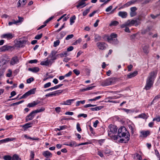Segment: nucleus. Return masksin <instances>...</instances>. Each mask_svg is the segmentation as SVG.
<instances>
[{
  "mask_svg": "<svg viewBox=\"0 0 160 160\" xmlns=\"http://www.w3.org/2000/svg\"><path fill=\"white\" fill-rule=\"evenodd\" d=\"M36 88H34L32 89H31L28 92H27L24 94L22 96H21L19 99H21L23 98H25L28 97V96L34 94L35 93L36 91Z\"/></svg>",
  "mask_w": 160,
  "mask_h": 160,
  "instance_id": "5",
  "label": "nucleus"
},
{
  "mask_svg": "<svg viewBox=\"0 0 160 160\" xmlns=\"http://www.w3.org/2000/svg\"><path fill=\"white\" fill-rule=\"evenodd\" d=\"M77 129L78 131L79 132H81L82 130V129L80 127V124L78 123H77Z\"/></svg>",
  "mask_w": 160,
  "mask_h": 160,
  "instance_id": "57",
  "label": "nucleus"
},
{
  "mask_svg": "<svg viewBox=\"0 0 160 160\" xmlns=\"http://www.w3.org/2000/svg\"><path fill=\"white\" fill-rule=\"evenodd\" d=\"M53 17H51L49 18L46 20L44 22V24H47L53 18Z\"/></svg>",
  "mask_w": 160,
  "mask_h": 160,
  "instance_id": "51",
  "label": "nucleus"
},
{
  "mask_svg": "<svg viewBox=\"0 0 160 160\" xmlns=\"http://www.w3.org/2000/svg\"><path fill=\"white\" fill-rule=\"evenodd\" d=\"M149 46L148 45H144L142 46V50L143 52L147 54L149 52Z\"/></svg>",
  "mask_w": 160,
  "mask_h": 160,
  "instance_id": "18",
  "label": "nucleus"
},
{
  "mask_svg": "<svg viewBox=\"0 0 160 160\" xmlns=\"http://www.w3.org/2000/svg\"><path fill=\"white\" fill-rule=\"evenodd\" d=\"M42 155L47 158H51L52 156V154L48 151L43 152H42Z\"/></svg>",
  "mask_w": 160,
  "mask_h": 160,
  "instance_id": "19",
  "label": "nucleus"
},
{
  "mask_svg": "<svg viewBox=\"0 0 160 160\" xmlns=\"http://www.w3.org/2000/svg\"><path fill=\"white\" fill-rule=\"evenodd\" d=\"M81 117H84V118H86L87 117V115L86 114H85L84 113H82V114H79L78 116V118Z\"/></svg>",
  "mask_w": 160,
  "mask_h": 160,
  "instance_id": "52",
  "label": "nucleus"
},
{
  "mask_svg": "<svg viewBox=\"0 0 160 160\" xmlns=\"http://www.w3.org/2000/svg\"><path fill=\"white\" fill-rule=\"evenodd\" d=\"M96 106V105H92L91 104H88L86 105H85L84 106V108H88L89 107H94Z\"/></svg>",
  "mask_w": 160,
  "mask_h": 160,
  "instance_id": "58",
  "label": "nucleus"
},
{
  "mask_svg": "<svg viewBox=\"0 0 160 160\" xmlns=\"http://www.w3.org/2000/svg\"><path fill=\"white\" fill-rule=\"evenodd\" d=\"M76 18V16L75 15L73 16L70 18V25H72L74 22V20H75Z\"/></svg>",
  "mask_w": 160,
  "mask_h": 160,
  "instance_id": "34",
  "label": "nucleus"
},
{
  "mask_svg": "<svg viewBox=\"0 0 160 160\" xmlns=\"http://www.w3.org/2000/svg\"><path fill=\"white\" fill-rule=\"evenodd\" d=\"M156 74V73L154 71H152L149 73V76L147 79L146 85L145 87V88L146 90L149 89L152 86Z\"/></svg>",
  "mask_w": 160,
  "mask_h": 160,
  "instance_id": "1",
  "label": "nucleus"
},
{
  "mask_svg": "<svg viewBox=\"0 0 160 160\" xmlns=\"http://www.w3.org/2000/svg\"><path fill=\"white\" fill-rule=\"evenodd\" d=\"M75 100V99H68L66 101V103H64V105H70L71 104L72 102L74 101Z\"/></svg>",
  "mask_w": 160,
  "mask_h": 160,
  "instance_id": "35",
  "label": "nucleus"
},
{
  "mask_svg": "<svg viewBox=\"0 0 160 160\" xmlns=\"http://www.w3.org/2000/svg\"><path fill=\"white\" fill-rule=\"evenodd\" d=\"M57 52L55 51H52L50 55L48 56V58H51L50 60H55L56 59V57L55 56V54Z\"/></svg>",
  "mask_w": 160,
  "mask_h": 160,
  "instance_id": "12",
  "label": "nucleus"
},
{
  "mask_svg": "<svg viewBox=\"0 0 160 160\" xmlns=\"http://www.w3.org/2000/svg\"><path fill=\"white\" fill-rule=\"evenodd\" d=\"M137 22L138 21L136 20H129L126 22V24L128 25V26H131L134 24H135V26H137L138 25Z\"/></svg>",
  "mask_w": 160,
  "mask_h": 160,
  "instance_id": "10",
  "label": "nucleus"
},
{
  "mask_svg": "<svg viewBox=\"0 0 160 160\" xmlns=\"http://www.w3.org/2000/svg\"><path fill=\"white\" fill-rule=\"evenodd\" d=\"M64 145L71 147H76L77 146L76 142L74 141H72L68 144H65Z\"/></svg>",
  "mask_w": 160,
  "mask_h": 160,
  "instance_id": "23",
  "label": "nucleus"
},
{
  "mask_svg": "<svg viewBox=\"0 0 160 160\" xmlns=\"http://www.w3.org/2000/svg\"><path fill=\"white\" fill-rule=\"evenodd\" d=\"M156 121L157 122H159L160 121V117H158L156 118H154L153 119V121Z\"/></svg>",
  "mask_w": 160,
  "mask_h": 160,
  "instance_id": "64",
  "label": "nucleus"
},
{
  "mask_svg": "<svg viewBox=\"0 0 160 160\" xmlns=\"http://www.w3.org/2000/svg\"><path fill=\"white\" fill-rule=\"evenodd\" d=\"M85 101L83 100V101H78L76 103V106H79L80 104H84L85 103Z\"/></svg>",
  "mask_w": 160,
  "mask_h": 160,
  "instance_id": "44",
  "label": "nucleus"
},
{
  "mask_svg": "<svg viewBox=\"0 0 160 160\" xmlns=\"http://www.w3.org/2000/svg\"><path fill=\"white\" fill-rule=\"evenodd\" d=\"M130 135L129 133L126 134V136L124 138H121L119 140V142L121 143L124 142V143H126L128 142V141L129 140Z\"/></svg>",
  "mask_w": 160,
  "mask_h": 160,
  "instance_id": "13",
  "label": "nucleus"
},
{
  "mask_svg": "<svg viewBox=\"0 0 160 160\" xmlns=\"http://www.w3.org/2000/svg\"><path fill=\"white\" fill-rule=\"evenodd\" d=\"M36 114L34 111L32 112L29 114L26 117V121L28 122L29 121L32 120L35 116Z\"/></svg>",
  "mask_w": 160,
  "mask_h": 160,
  "instance_id": "6",
  "label": "nucleus"
},
{
  "mask_svg": "<svg viewBox=\"0 0 160 160\" xmlns=\"http://www.w3.org/2000/svg\"><path fill=\"white\" fill-rule=\"evenodd\" d=\"M50 62V60L49 61L48 59L46 61H42L41 62L40 64L42 65L48 66L49 65Z\"/></svg>",
  "mask_w": 160,
  "mask_h": 160,
  "instance_id": "32",
  "label": "nucleus"
},
{
  "mask_svg": "<svg viewBox=\"0 0 160 160\" xmlns=\"http://www.w3.org/2000/svg\"><path fill=\"white\" fill-rule=\"evenodd\" d=\"M118 15L122 18H125L127 16V13L126 12L120 11L118 12Z\"/></svg>",
  "mask_w": 160,
  "mask_h": 160,
  "instance_id": "20",
  "label": "nucleus"
},
{
  "mask_svg": "<svg viewBox=\"0 0 160 160\" xmlns=\"http://www.w3.org/2000/svg\"><path fill=\"white\" fill-rule=\"evenodd\" d=\"M101 37L98 34H95L94 36V41L95 42L100 41L101 39Z\"/></svg>",
  "mask_w": 160,
  "mask_h": 160,
  "instance_id": "31",
  "label": "nucleus"
},
{
  "mask_svg": "<svg viewBox=\"0 0 160 160\" xmlns=\"http://www.w3.org/2000/svg\"><path fill=\"white\" fill-rule=\"evenodd\" d=\"M19 156L16 154L14 155L12 158V160H21Z\"/></svg>",
  "mask_w": 160,
  "mask_h": 160,
  "instance_id": "38",
  "label": "nucleus"
},
{
  "mask_svg": "<svg viewBox=\"0 0 160 160\" xmlns=\"http://www.w3.org/2000/svg\"><path fill=\"white\" fill-rule=\"evenodd\" d=\"M51 83L50 82H48L45 84L43 88H48L51 86Z\"/></svg>",
  "mask_w": 160,
  "mask_h": 160,
  "instance_id": "46",
  "label": "nucleus"
},
{
  "mask_svg": "<svg viewBox=\"0 0 160 160\" xmlns=\"http://www.w3.org/2000/svg\"><path fill=\"white\" fill-rule=\"evenodd\" d=\"M19 62V60L17 56H14L12 58L10 63L11 65H14L16 64H17Z\"/></svg>",
  "mask_w": 160,
  "mask_h": 160,
  "instance_id": "8",
  "label": "nucleus"
},
{
  "mask_svg": "<svg viewBox=\"0 0 160 160\" xmlns=\"http://www.w3.org/2000/svg\"><path fill=\"white\" fill-rule=\"evenodd\" d=\"M67 126H66L64 125V126H61L59 127V128H56V131H57V130H58V131L63 130L66 128Z\"/></svg>",
  "mask_w": 160,
  "mask_h": 160,
  "instance_id": "43",
  "label": "nucleus"
},
{
  "mask_svg": "<svg viewBox=\"0 0 160 160\" xmlns=\"http://www.w3.org/2000/svg\"><path fill=\"white\" fill-rule=\"evenodd\" d=\"M26 41L25 40H20L17 41L16 45L19 47H22L24 44H25Z\"/></svg>",
  "mask_w": 160,
  "mask_h": 160,
  "instance_id": "15",
  "label": "nucleus"
},
{
  "mask_svg": "<svg viewBox=\"0 0 160 160\" xmlns=\"http://www.w3.org/2000/svg\"><path fill=\"white\" fill-rule=\"evenodd\" d=\"M115 80L113 78H108L102 82L101 85L105 86L113 84L115 82Z\"/></svg>",
  "mask_w": 160,
  "mask_h": 160,
  "instance_id": "4",
  "label": "nucleus"
},
{
  "mask_svg": "<svg viewBox=\"0 0 160 160\" xmlns=\"http://www.w3.org/2000/svg\"><path fill=\"white\" fill-rule=\"evenodd\" d=\"M13 139L11 138H6L3 139H2L0 140V144L1 143H5L10 141H12L13 140Z\"/></svg>",
  "mask_w": 160,
  "mask_h": 160,
  "instance_id": "27",
  "label": "nucleus"
},
{
  "mask_svg": "<svg viewBox=\"0 0 160 160\" xmlns=\"http://www.w3.org/2000/svg\"><path fill=\"white\" fill-rule=\"evenodd\" d=\"M108 135L114 140H117L118 138V136L112 135V133H115L117 130V128L116 126L111 124L108 126Z\"/></svg>",
  "mask_w": 160,
  "mask_h": 160,
  "instance_id": "2",
  "label": "nucleus"
},
{
  "mask_svg": "<svg viewBox=\"0 0 160 160\" xmlns=\"http://www.w3.org/2000/svg\"><path fill=\"white\" fill-rule=\"evenodd\" d=\"M128 127H129V128L131 130L132 133H133L134 132V131H133L134 127H133V125H128Z\"/></svg>",
  "mask_w": 160,
  "mask_h": 160,
  "instance_id": "61",
  "label": "nucleus"
},
{
  "mask_svg": "<svg viewBox=\"0 0 160 160\" xmlns=\"http://www.w3.org/2000/svg\"><path fill=\"white\" fill-rule=\"evenodd\" d=\"M14 35L11 33H9L3 34L1 38H6L7 40L12 39L14 37Z\"/></svg>",
  "mask_w": 160,
  "mask_h": 160,
  "instance_id": "9",
  "label": "nucleus"
},
{
  "mask_svg": "<svg viewBox=\"0 0 160 160\" xmlns=\"http://www.w3.org/2000/svg\"><path fill=\"white\" fill-rule=\"evenodd\" d=\"M40 101H34L32 103H29L27 105L28 107L29 108L33 107L40 103Z\"/></svg>",
  "mask_w": 160,
  "mask_h": 160,
  "instance_id": "17",
  "label": "nucleus"
},
{
  "mask_svg": "<svg viewBox=\"0 0 160 160\" xmlns=\"http://www.w3.org/2000/svg\"><path fill=\"white\" fill-rule=\"evenodd\" d=\"M63 92V90H58L56 91L55 92H53L54 96H56V95H59L61 93Z\"/></svg>",
  "mask_w": 160,
  "mask_h": 160,
  "instance_id": "37",
  "label": "nucleus"
},
{
  "mask_svg": "<svg viewBox=\"0 0 160 160\" xmlns=\"http://www.w3.org/2000/svg\"><path fill=\"white\" fill-rule=\"evenodd\" d=\"M74 36L73 34H71L68 35L67 37L66 38V40H68L69 39L72 38Z\"/></svg>",
  "mask_w": 160,
  "mask_h": 160,
  "instance_id": "53",
  "label": "nucleus"
},
{
  "mask_svg": "<svg viewBox=\"0 0 160 160\" xmlns=\"http://www.w3.org/2000/svg\"><path fill=\"white\" fill-rule=\"evenodd\" d=\"M117 35L114 33H112L110 36L107 37V40L110 43H112L114 44H117L118 42L117 38Z\"/></svg>",
  "mask_w": 160,
  "mask_h": 160,
  "instance_id": "3",
  "label": "nucleus"
},
{
  "mask_svg": "<svg viewBox=\"0 0 160 160\" xmlns=\"http://www.w3.org/2000/svg\"><path fill=\"white\" fill-rule=\"evenodd\" d=\"M17 22H16L14 19L12 20V21L11 22H9L8 23V25L9 26H11L13 24H17Z\"/></svg>",
  "mask_w": 160,
  "mask_h": 160,
  "instance_id": "45",
  "label": "nucleus"
},
{
  "mask_svg": "<svg viewBox=\"0 0 160 160\" xmlns=\"http://www.w3.org/2000/svg\"><path fill=\"white\" fill-rule=\"evenodd\" d=\"M122 128H119L118 129V137L119 136V137H125L126 136V134L127 133H126L124 132H122Z\"/></svg>",
  "mask_w": 160,
  "mask_h": 160,
  "instance_id": "14",
  "label": "nucleus"
},
{
  "mask_svg": "<svg viewBox=\"0 0 160 160\" xmlns=\"http://www.w3.org/2000/svg\"><path fill=\"white\" fill-rule=\"evenodd\" d=\"M18 20H17V21H16V22H18L17 23L23 21V18H21L19 16H18Z\"/></svg>",
  "mask_w": 160,
  "mask_h": 160,
  "instance_id": "63",
  "label": "nucleus"
},
{
  "mask_svg": "<svg viewBox=\"0 0 160 160\" xmlns=\"http://www.w3.org/2000/svg\"><path fill=\"white\" fill-rule=\"evenodd\" d=\"M160 98V95H158L156 96L154 98L152 101L151 102L150 105H152L155 102H157V101Z\"/></svg>",
  "mask_w": 160,
  "mask_h": 160,
  "instance_id": "24",
  "label": "nucleus"
},
{
  "mask_svg": "<svg viewBox=\"0 0 160 160\" xmlns=\"http://www.w3.org/2000/svg\"><path fill=\"white\" fill-rule=\"evenodd\" d=\"M141 133L143 137H146L148 136L150 134V132L148 131H142Z\"/></svg>",
  "mask_w": 160,
  "mask_h": 160,
  "instance_id": "28",
  "label": "nucleus"
},
{
  "mask_svg": "<svg viewBox=\"0 0 160 160\" xmlns=\"http://www.w3.org/2000/svg\"><path fill=\"white\" fill-rule=\"evenodd\" d=\"M74 73L77 75H78L80 74V72L79 70L75 69L73 70Z\"/></svg>",
  "mask_w": 160,
  "mask_h": 160,
  "instance_id": "62",
  "label": "nucleus"
},
{
  "mask_svg": "<svg viewBox=\"0 0 160 160\" xmlns=\"http://www.w3.org/2000/svg\"><path fill=\"white\" fill-rule=\"evenodd\" d=\"M149 28H148L145 29H143L142 30L141 33L142 34H145L150 31Z\"/></svg>",
  "mask_w": 160,
  "mask_h": 160,
  "instance_id": "40",
  "label": "nucleus"
},
{
  "mask_svg": "<svg viewBox=\"0 0 160 160\" xmlns=\"http://www.w3.org/2000/svg\"><path fill=\"white\" fill-rule=\"evenodd\" d=\"M45 108H42L41 109H37L34 110V111L35 113L36 114L38 112H41L45 110Z\"/></svg>",
  "mask_w": 160,
  "mask_h": 160,
  "instance_id": "41",
  "label": "nucleus"
},
{
  "mask_svg": "<svg viewBox=\"0 0 160 160\" xmlns=\"http://www.w3.org/2000/svg\"><path fill=\"white\" fill-rule=\"evenodd\" d=\"M12 118V115H6L5 116V118L8 120H10V119Z\"/></svg>",
  "mask_w": 160,
  "mask_h": 160,
  "instance_id": "55",
  "label": "nucleus"
},
{
  "mask_svg": "<svg viewBox=\"0 0 160 160\" xmlns=\"http://www.w3.org/2000/svg\"><path fill=\"white\" fill-rule=\"evenodd\" d=\"M33 123L32 122L27 123L24 125L22 126V127L25 129L26 130L28 128L31 127L32 126H30V125H32Z\"/></svg>",
  "mask_w": 160,
  "mask_h": 160,
  "instance_id": "26",
  "label": "nucleus"
},
{
  "mask_svg": "<svg viewBox=\"0 0 160 160\" xmlns=\"http://www.w3.org/2000/svg\"><path fill=\"white\" fill-rule=\"evenodd\" d=\"M54 96L53 92L51 93H48L45 95L46 97H52Z\"/></svg>",
  "mask_w": 160,
  "mask_h": 160,
  "instance_id": "56",
  "label": "nucleus"
},
{
  "mask_svg": "<svg viewBox=\"0 0 160 160\" xmlns=\"http://www.w3.org/2000/svg\"><path fill=\"white\" fill-rule=\"evenodd\" d=\"M94 87V86L89 87L81 89H80V90L81 92H84L86 91H88L92 89Z\"/></svg>",
  "mask_w": 160,
  "mask_h": 160,
  "instance_id": "33",
  "label": "nucleus"
},
{
  "mask_svg": "<svg viewBox=\"0 0 160 160\" xmlns=\"http://www.w3.org/2000/svg\"><path fill=\"white\" fill-rule=\"evenodd\" d=\"M26 0H19L18 3V7H20L21 6H23L26 4Z\"/></svg>",
  "mask_w": 160,
  "mask_h": 160,
  "instance_id": "29",
  "label": "nucleus"
},
{
  "mask_svg": "<svg viewBox=\"0 0 160 160\" xmlns=\"http://www.w3.org/2000/svg\"><path fill=\"white\" fill-rule=\"evenodd\" d=\"M3 158L5 160H11L12 157L9 155L5 156Z\"/></svg>",
  "mask_w": 160,
  "mask_h": 160,
  "instance_id": "47",
  "label": "nucleus"
},
{
  "mask_svg": "<svg viewBox=\"0 0 160 160\" xmlns=\"http://www.w3.org/2000/svg\"><path fill=\"white\" fill-rule=\"evenodd\" d=\"M34 80V78H30L29 79H28L27 80V82L28 83H31Z\"/></svg>",
  "mask_w": 160,
  "mask_h": 160,
  "instance_id": "54",
  "label": "nucleus"
},
{
  "mask_svg": "<svg viewBox=\"0 0 160 160\" xmlns=\"http://www.w3.org/2000/svg\"><path fill=\"white\" fill-rule=\"evenodd\" d=\"M103 108L102 106H98L95 108H90V110L92 111H97L101 110Z\"/></svg>",
  "mask_w": 160,
  "mask_h": 160,
  "instance_id": "30",
  "label": "nucleus"
},
{
  "mask_svg": "<svg viewBox=\"0 0 160 160\" xmlns=\"http://www.w3.org/2000/svg\"><path fill=\"white\" fill-rule=\"evenodd\" d=\"M98 48L101 50H104L106 48V45L104 42H98L96 44Z\"/></svg>",
  "mask_w": 160,
  "mask_h": 160,
  "instance_id": "7",
  "label": "nucleus"
},
{
  "mask_svg": "<svg viewBox=\"0 0 160 160\" xmlns=\"http://www.w3.org/2000/svg\"><path fill=\"white\" fill-rule=\"evenodd\" d=\"M87 5V4H85V2L82 0L79 2L78 5L76 6L77 8L80 7L82 8Z\"/></svg>",
  "mask_w": 160,
  "mask_h": 160,
  "instance_id": "16",
  "label": "nucleus"
},
{
  "mask_svg": "<svg viewBox=\"0 0 160 160\" xmlns=\"http://www.w3.org/2000/svg\"><path fill=\"white\" fill-rule=\"evenodd\" d=\"M91 7H89V8L86 9L83 12V16H85L88 14V13L89 12Z\"/></svg>",
  "mask_w": 160,
  "mask_h": 160,
  "instance_id": "42",
  "label": "nucleus"
},
{
  "mask_svg": "<svg viewBox=\"0 0 160 160\" xmlns=\"http://www.w3.org/2000/svg\"><path fill=\"white\" fill-rule=\"evenodd\" d=\"M119 22L116 21H112L110 24H109L110 26H115L118 25Z\"/></svg>",
  "mask_w": 160,
  "mask_h": 160,
  "instance_id": "36",
  "label": "nucleus"
},
{
  "mask_svg": "<svg viewBox=\"0 0 160 160\" xmlns=\"http://www.w3.org/2000/svg\"><path fill=\"white\" fill-rule=\"evenodd\" d=\"M138 74V72L136 71H134L133 72L130 73L127 75V77L128 78H131L136 76Z\"/></svg>",
  "mask_w": 160,
  "mask_h": 160,
  "instance_id": "25",
  "label": "nucleus"
},
{
  "mask_svg": "<svg viewBox=\"0 0 160 160\" xmlns=\"http://www.w3.org/2000/svg\"><path fill=\"white\" fill-rule=\"evenodd\" d=\"M42 36V34L41 33L40 34L37 35L34 38L37 39H39L41 38Z\"/></svg>",
  "mask_w": 160,
  "mask_h": 160,
  "instance_id": "48",
  "label": "nucleus"
},
{
  "mask_svg": "<svg viewBox=\"0 0 160 160\" xmlns=\"http://www.w3.org/2000/svg\"><path fill=\"white\" fill-rule=\"evenodd\" d=\"M112 8V5L110 6L108 8L106 9V11L107 12H108L110 11Z\"/></svg>",
  "mask_w": 160,
  "mask_h": 160,
  "instance_id": "59",
  "label": "nucleus"
},
{
  "mask_svg": "<svg viewBox=\"0 0 160 160\" xmlns=\"http://www.w3.org/2000/svg\"><path fill=\"white\" fill-rule=\"evenodd\" d=\"M138 117L139 118L145 119H146L148 118V116L144 113L139 115Z\"/></svg>",
  "mask_w": 160,
  "mask_h": 160,
  "instance_id": "39",
  "label": "nucleus"
},
{
  "mask_svg": "<svg viewBox=\"0 0 160 160\" xmlns=\"http://www.w3.org/2000/svg\"><path fill=\"white\" fill-rule=\"evenodd\" d=\"M12 47L8 45H4L0 48V51L1 52H5L11 49Z\"/></svg>",
  "mask_w": 160,
  "mask_h": 160,
  "instance_id": "11",
  "label": "nucleus"
},
{
  "mask_svg": "<svg viewBox=\"0 0 160 160\" xmlns=\"http://www.w3.org/2000/svg\"><path fill=\"white\" fill-rule=\"evenodd\" d=\"M160 15V13L158 14H157L156 15H154L153 14H151L150 16L153 19H154L157 18Z\"/></svg>",
  "mask_w": 160,
  "mask_h": 160,
  "instance_id": "49",
  "label": "nucleus"
},
{
  "mask_svg": "<svg viewBox=\"0 0 160 160\" xmlns=\"http://www.w3.org/2000/svg\"><path fill=\"white\" fill-rule=\"evenodd\" d=\"M60 43V41L59 40H57L56 41H55L54 42L53 46L54 47H56L58 46Z\"/></svg>",
  "mask_w": 160,
  "mask_h": 160,
  "instance_id": "50",
  "label": "nucleus"
},
{
  "mask_svg": "<svg viewBox=\"0 0 160 160\" xmlns=\"http://www.w3.org/2000/svg\"><path fill=\"white\" fill-rule=\"evenodd\" d=\"M28 70L33 72L36 73L39 71V69L38 67L29 68H28Z\"/></svg>",
  "mask_w": 160,
  "mask_h": 160,
  "instance_id": "22",
  "label": "nucleus"
},
{
  "mask_svg": "<svg viewBox=\"0 0 160 160\" xmlns=\"http://www.w3.org/2000/svg\"><path fill=\"white\" fill-rule=\"evenodd\" d=\"M8 72L9 73L7 74V76L8 77H10L12 74V71L11 70L9 69L8 70Z\"/></svg>",
  "mask_w": 160,
  "mask_h": 160,
  "instance_id": "60",
  "label": "nucleus"
},
{
  "mask_svg": "<svg viewBox=\"0 0 160 160\" xmlns=\"http://www.w3.org/2000/svg\"><path fill=\"white\" fill-rule=\"evenodd\" d=\"M142 0H132L131 1L127 2L125 5L128 7L130 5L133 4L137 2L142 1Z\"/></svg>",
  "mask_w": 160,
  "mask_h": 160,
  "instance_id": "21",
  "label": "nucleus"
}]
</instances>
